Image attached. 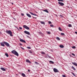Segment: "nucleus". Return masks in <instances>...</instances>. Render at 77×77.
I'll return each instance as SVG.
<instances>
[{"label":"nucleus","instance_id":"obj_42","mask_svg":"<svg viewBox=\"0 0 77 77\" xmlns=\"http://www.w3.org/2000/svg\"><path fill=\"white\" fill-rule=\"evenodd\" d=\"M21 15H22V16H24V14H21Z\"/></svg>","mask_w":77,"mask_h":77},{"label":"nucleus","instance_id":"obj_3","mask_svg":"<svg viewBox=\"0 0 77 77\" xmlns=\"http://www.w3.org/2000/svg\"><path fill=\"white\" fill-rule=\"evenodd\" d=\"M4 44H5V45L7 46V47H10V45L9 43H8L7 42H4Z\"/></svg>","mask_w":77,"mask_h":77},{"label":"nucleus","instance_id":"obj_23","mask_svg":"<svg viewBox=\"0 0 77 77\" xmlns=\"http://www.w3.org/2000/svg\"><path fill=\"white\" fill-rule=\"evenodd\" d=\"M68 27H72V25L71 24H69L68 25Z\"/></svg>","mask_w":77,"mask_h":77},{"label":"nucleus","instance_id":"obj_35","mask_svg":"<svg viewBox=\"0 0 77 77\" xmlns=\"http://www.w3.org/2000/svg\"><path fill=\"white\" fill-rule=\"evenodd\" d=\"M72 55H73V56H75V54L74 53H72Z\"/></svg>","mask_w":77,"mask_h":77},{"label":"nucleus","instance_id":"obj_46","mask_svg":"<svg viewBox=\"0 0 77 77\" xmlns=\"http://www.w3.org/2000/svg\"><path fill=\"white\" fill-rule=\"evenodd\" d=\"M20 45H22V44H21V43H20Z\"/></svg>","mask_w":77,"mask_h":77},{"label":"nucleus","instance_id":"obj_10","mask_svg":"<svg viewBox=\"0 0 77 77\" xmlns=\"http://www.w3.org/2000/svg\"><path fill=\"white\" fill-rule=\"evenodd\" d=\"M20 41L22 42H24V43H26V41L24 40L23 39H20Z\"/></svg>","mask_w":77,"mask_h":77},{"label":"nucleus","instance_id":"obj_15","mask_svg":"<svg viewBox=\"0 0 77 77\" xmlns=\"http://www.w3.org/2000/svg\"><path fill=\"white\" fill-rule=\"evenodd\" d=\"M26 15H27V16L28 17H29V18H31V15H30L29 14H26Z\"/></svg>","mask_w":77,"mask_h":77},{"label":"nucleus","instance_id":"obj_44","mask_svg":"<svg viewBox=\"0 0 77 77\" xmlns=\"http://www.w3.org/2000/svg\"><path fill=\"white\" fill-rule=\"evenodd\" d=\"M60 16L61 17H63V16L61 15H60Z\"/></svg>","mask_w":77,"mask_h":77},{"label":"nucleus","instance_id":"obj_52","mask_svg":"<svg viewBox=\"0 0 77 77\" xmlns=\"http://www.w3.org/2000/svg\"><path fill=\"white\" fill-rule=\"evenodd\" d=\"M34 18H36V17H34Z\"/></svg>","mask_w":77,"mask_h":77},{"label":"nucleus","instance_id":"obj_19","mask_svg":"<svg viewBox=\"0 0 77 77\" xmlns=\"http://www.w3.org/2000/svg\"><path fill=\"white\" fill-rule=\"evenodd\" d=\"M40 23L42 24H44L45 25V22L42 21H40Z\"/></svg>","mask_w":77,"mask_h":77},{"label":"nucleus","instance_id":"obj_47","mask_svg":"<svg viewBox=\"0 0 77 77\" xmlns=\"http://www.w3.org/2000/svg\"><path fill=\"white\" fill-rule=\"evenodd\" d=\"M28 72H30V70L28 69Z\"/></svg>","mask_w":77,"mask_h":77},{"label":"nucleus","instance_id":"obj_21","mask_svg":"<svg viewBox=\"0 0 77 77\" xmlns=\"http://www.w3.org/2000/svg\"><path fill=\"white\" fill-rule=\"evenodd\" d=\"M56 38L57 39V40H59V41H60V38H59V37H57Z\"/></svg>","mask_w":77,"mask_h":77},{"label":"nucleus","instance_id":"obj_29","mask_svg":"<svg viewBox=\"0 0 77 77\" xmlns=\"http://www.w3.org/2000/svg\"><path fill=\"white\" fill-rule=\"evenodd\" d=\"M27 48L28 49H31V48L29 47H27Z\"/></svg>","mask_w":77,"mask_h":77},{"label":"nucleus","instance_id":"obj_32","mask_svg":"<svg viewBox=\"0 0 77 77\" xmlns=\"http://www.w3.org/2000/svg\"><path fill=\"white\" fill-rule=\"evenodd\" d=\"M72 48H75V46H74L72 47Z\"/></svg>","mask_w":77,"mask_h":77},{"label":"nucleus","instance_id":"obj_24","mask_svg":"<svg viewBox=\"0 0 77 77\" xmlns=\"http://www.w3.org/2000/svg\"><path fill=\"white\" fill-rule=\"evenodd\" d=\"M61 35L62 36H63V35H65V34L63 33H61Z\"/></svg>","mask_w":77,"mask_h":77},{"label":"nucleus","instance_id":"obj_25","mask_svg":"<svg viewBox=\"0 0 77 77\" xmlns=\"http://www.w3.org/2000/svg\"><path fill=\"white\" fill-rule=\"evenodd\" d=\"M72 75H73V76H75V74H74V73L72 72Z\"/></svg>","mask_w":77,"mask_h":77},{"label":"nucleus","instance_id":"obj_51","mask_svg":"<svg viewBox=\"0 0 77 77\" xmlns=\"http://www.w3.org/2000/svg\"><path fill=\"white\" fill-rule=\"evenodd\" d=\"M13 3H12V4L13 5Z\"/></svg>","mask_w":77,"mask_h":77},{"label":"nucleus","instance_id":"obj_18","mask_svg":"<svg viewBox=\"0 0 77 77\" xmlns=\"http://www.w3.org/2000/svg\"><path fill=\"white\" fill-rule=\"evenodd\" d=\"M72 69H73V70H74V71H75V68L74 67H73V66H72Z\"/></svg>","mask_w":77,"mask_h":77},{"label":"nucleus","instance_id":"obj_39","mask_svg":"<svg viewBox=\"0 0 77 77\" xmlns=\"http://www.w3.org/2000/svg\"><path fill=\"white\" fill-rule=\"evenodd\" d=\"M19 29H20V30H22V28H21V27H19Z\"/></svg>","mask_w":77,"mask_h":77},{"label":"nucleus","instance_id":"obj_7","mask_svg":"<svg viewBox=\"0 0 77 77\" xmlns=\"http://www.w3.org/2000/svg\"><path fill=\"white\" fill-rule=\"evenodd\" d=\"M24 33H26V34H27V35H30V32L27 31H24Z\"/></svg>","mask_w":77,"mask_h":77},{"label":"nucleus","instance_id":"obj_6","mask_svg":"<svg viewBox=\"0 0 77 77\" xmlns=\"http://www.w3.org/2000/svg\"><path fill=\"white\" fill-rule=\"evenodd\" d=\"M58 3L59 4V5H60L61 6H64V3L62 2H59Z\"/></svg>","mask_w":77,"mask_h":77},{"label":"nucleus","instance_id":"obj_17","mask_svg":"<svg viewBox=\"0 0 77 77\" xmlns=\"http://www.w3.org/2000/svg\"><path fill=\"white\" fill-rule=\"evenodd\" d=\"M21 75H22V76H23V77H26V75H25V74H24V73H22L21 74Z\"/></svg>","mask_w":77,"mask_h":77},{"label":"nucleus","instance_id":"obj_14","mask_svg":"<svg viewBox=\"0 0 77 77\" xmlns=\"http://www.w3.org/2000/svg\"><path fill=\"white\" fill-rule=\"evenodd\" d=\"M59 47L60 48H64V46H63V45H60Z\"/></svg>","mask_w":77,"mask_h":77},{"label":"nucleus","instance_id":"obj_34","mask_svg":"<svg viewBox=\"0 0 77 77\" xmlns=\"http://www.w3.org/2000/svg\"><path fill=\"white\" fill-rule=\"evenodd\" d=\"M62 76L63 77H66V76H65V75H62Z\"/></svg>","mask_w":77,"mask_h":77},{"label":"nucleus","instance_id":"obj_43","mask_svg":"<svg viewBox=\"0 0 77 77\" xmlns=\"http://www.w3.org/2000/svg\"><path fill=\"white\" fill-rule=\"evenodd\" d=\"M16 27V28H17V29H18V30H19V29H18V28L17 27Z\"/></svg>","mask_w":77,"mask_h":77},{"label":"nucleus","instance_id":"obj_50","mask_svg":"<svg viewBox=\"0 0 77 77\" xmlns=\"http://www.w3.org/2000/svg\"><path fill=\"white\" fill-rule=\"evenodd\" d=\"M27 37H29V35H27Z\"/></svg>","mask_w":77,"mask_h":77},{"label":"nucleus","instance_id":"obj_49","mask_svg":"<svg viewBox=\"0 0 77 77\" xmlns=\"http://www.w3.org/2000/svg\"><path fill=\"white\" fill-rule=\"evenodd\" d=\"M47 1H48V2H49L50 1V0H47Z\"/></svg>","mask_w":77,"mask_h":77},{"label":"nucleus","instance_id":"obj_37","mask_svg":"<svg viewBox=\"0 0 77 77\" xmlns=\"http://www.w3.org/2000/svg\"><path fill=\"white\" fill-rule=\"evenodd\" d=\"M47 33H48V34H50V32H48Z\"/></svg>","mask_w":77,"mask_h":77},{"label":"nucleus","instance_id":"obj_1","mask_svg":"<svg viewBox=\"0 0 77 77\" xmlns=\"http://www.w3.org/2000/svg\"><path fill=\"white\" fill-rule=\"evenodd\" d=\"M6 33L8 35H9L11 36H13V35H12V32L11 30H6L5 31Z\"/></svg>","mask_w":77,"mask_h":77},{"label":"nucleus","instance_id":"obj_11","mask_svg":"<svg viewBox=\"0 0 77 77\" xmlns=\"http://www.w3.org/2000/svg\"><path fill=\"white\" fill-rule=\"evenodd\" d=\"M46 57H48L50 59H51V57L50 56H49V55H48V54H47L46 55Z\"/></svg>","mask_w":77,"mask_h":77},{"label":"nucleus","instance_id":"obj_27","mask_svg":"<svg viewBox=\"0 0 77 77\" xmlns=\"http://www.w3.org/2000/svg\"><path fill=\"white\" fill-rule=\"evenodd\" d=\"M35 64H36V65H39V63H38V62H35Z\"/></svg>","mask_w":77,"mask_h":77},{"label":"nucleus","instance_id":"obj_28","mask_svg":"<svg viewBox=\"0 0 77 77\" xmlns=\"http://www.w3.org/2000/svg\"><path fill=\"white\" fill-rule=\"evenodd\" d=\"M49 62L52 63H54V62H53V61H50Z\"/></svg>","mask_w":77,"mask_h":77},{"label":"nucleus","instance_id":"obj_31","mask_svg":"<svg viewBox=\"0 0 77 77\" xmlns=\"http://www.w3.org/2000/svg\"><path fill=\"white\" fill-rule=\"evenodd\" d=\"M50 27H54V26H53V25H50Z\"/></svg>","mask_w":77,"mask_h":77},{"label":"nucleus","instance_id":"obj_20","mask_svg":"<svg viewBox=\"0 0 77 77\" xmlns=\"http://www.w3.org/2000/svg\"><path fill=\"white\" fill-rule=\"evenodd\" d=\"M58 29H59V30H60V31H62V30L61 29V28H60V27H59Z\"/></svg>","mask_w":77,"mask_h":77},{"label":"nucleus","instance_id":"obj_33","mask_svg":"<svg viewBox=\"0 0 77 77\" xmlns=\"http://www.w3.org/2000/svg\"><path fill=\"white\" fill-rule=\"evenodd\" d=\"M41 53L42 54H45V53H44V52H42Z\"/></svg>","mask_w":77,"mask_h":77},{"label":"nucleus","instance_id":"obj_13","mask_svg":"<svg viewBox=\"0 0 77 77\" xmlns=\"http://www.w3.org/2000/svg\"><path fill=\"white\" fill-rule=\"evenodd\" d=\"M72 64H73L74 65H75V66H77V64L75 62H72Z\"/></svg>","mask_w":77,"mask_h":77},{"label":"nucleus","instance_id":"obj_9","mask_svg":"<svg viewBox=\"0 0 77 77\" xmlns=\"http://www.w3.org/2000/svg\"><path fill=\"white\" fill-rule=\"evenodd\" d=\"M0 69H1V70H2V71H6V69H5V68L3 67H1L0 68Z\"/></svg>","mask_w":77,"mask_h":77},{"label":"nucleus","instance_id":"obj_8","mask_svg":"<svg viewBox=\"0 0 77 77\" xmlns=\"http://www.w3.org/2000/svg\"><path fill=\"white\" fill-rule=\"evenodd\" d=\"M5 43H4V42H2L0 43V44H1V46H2V47H5Z\"/></svg>","mask_w":77,"mask_h":77},{"label":"nucleus","instance_id":"obj_36","mask_svg":"<svg viewBox=\"0 0 77 77\" xmlns=\"http://www.w3.org/2000/svg\"><path fill=\"white\" fill-rule=\"evenodd\" d=\"M48 23L49 24H51V21H49Z\"/></svg>","mask_w":77,"mask_h":77},{"label":"nucleus","instance_id":"obj_5","mask_svg":"<svg viewBox=\"0 0 77 77\" xmlns=\"http://www.w3.org/2000/svg\"><path fill=\"white\" fill-rule=\"evenodd\" d=\"M23 28H24L25 29H27V30H29V27L28 26H27L26 25H23Z\"/></svg>","mask_w":77,"mask_h":77},{"label":"nucleus","instance_id":"obj_4","mask_svg":"<svg viewBox=\"0 0 77 77\" xmlns=\"http://www.w3.org/2000/svg\"><path fill=\"white\" fill-rule=\"evenodd\" d=\"M53 70L54 72H59V70L56 68H54Z\"/></svg>","mask_w":77,"mask_h":77},{"label":"nucleus","instance_id":"obj_41","mask_svg":"<svg viewBox=\"0 0 77 77\" xmlns=\"http://www.w3.org/2000/svg\"><path fill=\"white\" fill-rule=\"evenodd\" d=\"M13 18L14 19V20H16V19L14 17H13Z\"/></svg>","mask_w":77,"mask_h":77},{"label":"nucleus","instance_id":"obj_40","mask_svg":"<svg viewBox=\"0 0 77 77\" xmlns=\"http://www.w3.org/2000/svg\"><path fill=\"white\" fill-rule=\"evenodd\" d=\"M33 15H34L35 16H37V15H36V14H34Z\"/></svg>","mask_w":77,"mask_h":77},{"label":"nucleus","instance_id":"obj_22","mask_svg":"<svg viewBox=\"0 0 77 77\" xmlns=\"http://www.w3.org/2000/svg\"><path fill=\"white\" fill-rule=\"evenodd\" d=\"M5 54L7 57H9V55H8V53H5Z\"/></svg>","mask_w":77,"mask_h":77},{"label":"nucleus","instance_id":"obj_30","mask_svg":"<svg viewBox=\"0 0 77 77\" xmlns=\"http://www.w3.org/2000/svg\"><path fill=\"white\" fill-rule=\"evenodd\" d=\"M29 13H30V14H31V15H33V14H33L31 12H30Z\"/></svg>","mask_w":77,"mask_h":77},{"label":"nucleus","instance_id":"obj_26","mask_svg":"<svg viewBox=\"0 0 77 77\" xmlns=\"http://www.w3.org/2000/svg\"><path fill=\"white\" fill-rule=\"evenodd\" d=\"M58 2H63V0H58Z\"/></svg>","mask_w":77,"mask_h":77},{"label":"nucleus","instance_id":"obj_38","mask_svg":"<svg viewBox=\"0 0 77 77\" xmlns=\"http://www.w3.org/2000/svg\"><path fill=\"white\" fill-rule=\"evenodd\" d=\"M29 53H30V54H32V52L31 51H29Z\"/></svg>","mask_w":77,"mask_h":77},{"label":"nucleus","instance_id":"obj_45","mask_svg":"<svg viewBox=\"0 0 77 77\" xmlns=\"http://www.w3.org/2000/svg\"><path fill=\"white\" fill-rule=\"evenodd\" d=\"M54 15L56 16V17H57V15H56V14H54Z\"/></svg>","mask_w":77,"mask_h":77},{"label":"nucleus","instance_id":"obj_12","mask_svg":"<svg viewBox=\"0 0 77 77\" xmlns=\"http://www.w3.org/2000/svg\"><path fill=\"white\" fill-rule=\"evenodd\" d=\"M26 62L27 63H31V62L30 60H26Z\"/></svg>","mask_w":77,"mask_h":77},{"label":"nucleus","instance_id":"obj_2","mask_svg":"<svg viewBox=\"0 0 77 77\" xmlns=\"http://www.w3.org/2000/svg\"><path fill=\"white\" fill-rule=\"evenodd\" d=\"M11 53H13V54H14V55H15L16 56H18L19 54L18 53V52H17L15 50H13L11 51Z\"/></svg>","mask_w":77,"mask_h":77},{"label":"nucleus","instance_id":"obj_48","mask_svg":"<svg viewBox=\"0 0 77 77\" xmlns=\"http://www.w3.org/2000/svg\"><path fill=\"white\" fill-rule=\"evenodd\" d=\"M21 48H22V49H23V50H24V48H23L22 47Z\"/></svg>","mask_w":77,"mask_h":77},{"label":"nucleus","instance_id":"obj_16","mask_svg":"<svg viewBox=\"0 0 77 77\" xmlns=\"http://www.w3.org/2000/svg\"><path fill=\"white\" fill-rule=\"evenodd\" d=\"M43 11H44V12H47V13H49V12L48 11V10H44Z\"/></svg>","mask_w":77,"mask_h":77}]
</instances>
